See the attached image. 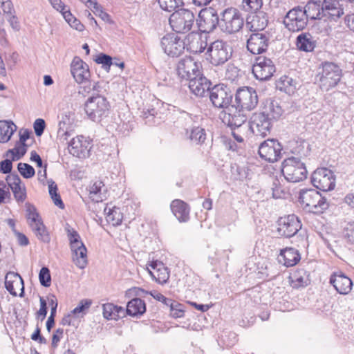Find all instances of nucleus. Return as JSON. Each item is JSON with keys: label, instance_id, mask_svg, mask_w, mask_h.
I'll return each mask as SVG.
<instances>
[{"label": "nucleus", "instance_id": "nucleus-1", "mask_svg": "<svg viewBox=\"0 0 354 354\" xmlns=\"http://www.w3.org/2000/svg\"><path fill=\"white\" fill-rule=\"evenodd\" d=\"M186 41L187 43L173 33L167 34L161 39L160 46L165 53L173 57L181 55L185 47L194 53H203L207 48V43L197 32L189 33Z\"/></svg>", "mask_w": 354, "mask_h": 354}, {"label": "nucleus", "instance_id": "nucleus-2", "mask_svg": "<svg viewBox=\"0 0 354 354\" xmlns=\"http://www.w3.org/2000/svg\"><path fill=\"white\" fill-rule=\"evenodd\" d=\"M342 77V70L333 62H322L317 68L315 81L322 91H328L336 86Z\"/></svg>", "mask_w": 354, "mask_h": 354}, {"label": "nucleus", "instance_id": "nucleus-3", "mask_svg": "<svg viewBox=\"0 0 354 354\" xmlns=\"http://www.w3.org/2000/svg\"><path fill=\"white\" fill-rule=\"evenodd\" d=\"M344 9L337 0H311V20L340 18Z\"/></svg>", "mask_w": 354, "mask_h": 354}, {"label": "nucleus", "instance_id": "nucleus-4", "mask_svg": "<svg viewBox=\"0 0 354 354\" xmlns=\"http://www.w3.org/2000/svg\"><path fill=\"white\" fill-rule=\"evenodd\" d=\"M110 104L107 99L100 95L91 96L84 104V111L88 119L93 122H100L108 116Z\"/></svg>", "mask_w": 354, "mask_h": 354}, {"label": "nucleus", "instance_id": "nucleus-5", "mask_svg": "<svg viewBox=\"0 0 354 354\" xmlns=\"http://www.w3.org/2000/svg\"><path fill=\"white\" fill-rule=\"evenodd\" d=\"M219 28L227 34L239 32L243 26L244 20L240 11L236 8L225 9L220 15Z\"/></svg>", "mask_w": 354, "mask_h": 354}, {"label": "nucleus", "instance_id": "nucleus-6", "mask_svg": "<svg viewBox=\"0 0 354 354\" xmlns=\"http://www.w3.org/2000/svg\"><path fill=\"white\" fill-rule=\"evenodd\" d=\"M207 59L214 66H218L226 63L232 57V49L222 40L212 42L207 48Z\"/></svg>", "mask_w": 354, "mask_h": 354}, {"label": "nucleus", "instance_id": "nucleus-7", "mask_svg": "<svg viewBox=\"0 0 354 354\" xmlns=\"http://www.w3.org/2000/svg\"><path fill=\"white\" fill-rule=\"evenodd\" d=\"M281 171L285 178L292 183L306 179L308 173L305 164L295 157L287 158L283 162Z\"/></svg>", "mask_w": 354, "mask_h": 354}, {"label": "nucleus", "instance_id": "nucleus-8", "mask_svg": "<svg viewBox=\"0 0 354 354\" xmlns=\"http://www.w3.org/2000/svg\"><path fill=\"white\" fill-rule=\"evenodd\" d=\"M169 21L173 30L178 33H186L191 30L195 16L191 10L182 8L174 12Z\"/></svg>", "mask_w": 354, "mask_h": 354}, {"label": "nucleus", "instance_id": "nucleus-9", "mask_svg": "<svg viewBox=\"0 0 354 354\" xmlns=\"http://www.w3.org/2000/svg\"><path fill=\"white\" fill-rule=\"evenodd\" d=\"M310 1H308L305 8H308ZM306 9L303 10L298 7L290 10L283 19L285 26L292 32H298L303 30L307 25L308 18Z\"/></svg>", "mask_w": 354, "mask_h": 354}, {"label": "nucleus", "instance_id": "nucleus-10", "mask_svg": "<svg viewBox=\"0 0 354 354\" xmlns=\"http://www.w3.org/2000/svg\"><path fill=\"white\" fill-rule=\"evenodd\" d=\"M274 122L261 112H255L250 117L248 124L245 127L256 136L265 138L272 130Z\"/></svg>", "mask_w": 354, "mask_h": 354}, {"label": "nucleus", "instance_id": "nucleus-11", "mask_svg": "<svg viewBox=\"0 0 354 354\" xmlns=\"http://www.w3.org/2000/svg\"><path fill=\"white\" fill-rule=\"evenodd\" d=\"M311 184L321 191H330L335 187V177L331 170L319 168L311 174Z\"/></svg>", "mask_w": 354, "mask_h": 354}, {"label": "nucleus", "instance_id": "nucleus-12", "mask_svg": "<svg viewBox=\"0 0 354 354\" xmlns=\"http://www.w3.org/2000/svg\"><path fill=\"white\" fill-rule=\"evenodd\" d=\"M219 19L220 17L214 8H205L200 11L196 24L201 32L209 33L213 32L216 27H219Z\"/></svg>", "mask_w": 354, "mask_h": 354}, {"label": "nucleus", "instance_id": "nucleus-13", "mask_svg": "<svg viewBox=\"0 0 354 354\" xmlns=\"http://www.w3.org/2000/svg\"><path fill=\"white\" fill-rule=\"evenodd\" d=\"M236 107L251 111L258 104V95L256 91L252 87H243L237 90L235 95Z\"/></svg>", "mask_w": 354, "mask_h": 354}, {"label": "nucleus", "instance_id": "nucleus-14", "mask_svg": "<svg viewBox=\"0 0 354 354\" xmlns=\"http://www.w3.org/2000/svg\"><path fill=\"white\" fill-rule=\"evenodd\" d=\"M275 71V65L271 59L264 56L255 58L252 66V73L256 79L261 81L268 80L272 77Z\"/></svg>", "mask_w": 354, "mask_h": 354}, {"label": "nucleus", "instance_id": "nucleus-15", "mask_svg": "<svg viewBox=\"0 0 354 354\" xmlns=\"http://www.w3.org/2000/svg\"><path fill=\"white\" fill-rule=\"evenodd\" d=\"M212 105L218 109L228 108L232 102V94L229 88L223 84L215 85L209 92Z\"/></svg>", "mask_w": 354, "mask_h": 354}, {"label": "nucleus", "instance_id": "nucleus-16", "mask_svg": "<svg viewBox=\"0 0 354 354\" xmlns=\"http://www.w3.org/2000/svg\"><path fill=\"white\" fill-rule=\"evenodd\" d=\"M57 137L62 142L68 141L76 127L75 113L71 111H64L61 114L59 122Z\"/></svg>", "mask_w": 354, "mask_h": 354}, {"label": "nucleus", "instance_id": "nucleus-17", "mask_svg": "<svg viewBox=\"0 0 354 354\" xmlns=\"http://www.w3.org/2000/svg\"><path fill=\"white\" fill-rule=\"evenodd\" d=\"M282 147L275 139H268L259 147V154L262 159L270 162L277 161L281 155Z\"/></svg>", "mask_w": 354, "mask_h": 354}, {"label": "nucleus", "instance_id": "nucleus-18", "mask_svg": "<svg viewBox=\"0 0 354 354\" xmlns=\"http://www.w3.org/2000/svg\"><path fill=\"white\" fill-rule=\"evenodd\" d=\"M92 147L91 142L83 136L73 138L69 142L68 149L69 153L79 158H86L89 156Z\"/></svg>", "mask_w": 354, "mask_h": 354}, {"label": "nucleus", "instance_id": "nucleus-19", "mask_svg": "<svg viewBox=\"0 0 354 354\" xmlns=\"http://www.w3.org/2000/svg\"><path fill=\"white\" fill-rule=\"evenodd\" d=\"M270 44V36L267 32L252 33L247 41L248 50L254 55L266 51Z\"/></svg>", "mask_w": 354, "mask_h": 354}, {"label": "nucleus", "instance_id": "nucleus-20", "mask_svg": "<svg viewBox=\"0 0 354 354\" xmlns=\"http://www.w3.org/2000/svg\"><path fill=\"white\" fill-rule=\"evenodd\" d=\"M199 64L190 57L180 60L177 65V73L180 77L190 80L201 73Z\"/></svg>", "mask_w": 354, "mask_h": 354}, {"label": "nucleus", "instance_id": "nucleus-21", "mask_svg": "<svg viewBox=\"0 0 354 354\" xmlns=\"http://www.w3.org/2000/svg\"><path fill=\"white\" fill-rule=\"evenodd\" d=\"M238 107L232 106L228 108L227 112L225 113L223 122L227 123L231 129H248L245 127L247 116L242 109H237Z\"/></svg>", "mask_w": 354, "mask_h": 354}, {"label": "nucleus", "instance_id": "nucleus-22", "mask_svg": "<svg viewBox=\"0 0 354 354\" xmlns=\"http://www.w3.org/2000/svg\"><path fill=\"white\" fill-rule=\"evenodd\" d=\"M71 73L75 81L79 84L88 80L91 76L88 65L77 56L72 60Z\"/></svg>", "mask_w": 354, "mask_h": 354}, {"label": "nucleus", "instance_id": "nucleus-23", "mask_svg": "<svg viewBox=\"0 0 354 354\" xmlns=\"http://www.w3.org/2000/svg\"><path fill=\"white\" fill-rule=\"evenodd\" d=\"M273 122L277 121L283 113V109L279 100L268 98L262 104L259 111Z\"/></svg>", "mask_w": 354, "mask_h": 354}, {"label": "nucleus", "instance_id": "nucleus-24", "mask_svg": "<svg viewBox=\"0 0 354 354\" xmlns=\"http://www.w3.org/2000/svg\"><path fill=\"white\" fill-rule=\"evenodd\" d=\"M211 84V82L200 73L189 81L188 86L196 96L203 97L205 93H209Z\"/></svg>", "mask_w": 354, "mask_h": 354}, {"label": "nucleus", "instance_id": "nucleus-25", "mask_svg": "<svg viewBox=\"0 0 354 354\" xmlns=\"http://www.w3.org/2000/svg\"><path fill=\"white\" fill-rule=\"evenodd\" d=\"M330 283L335 289L341 295H347L352 289L353 282L351 279L343 272L333 273L330 278Z\"/></svg>", "mask_w": 354, "mask_h": 354}, {"label": "nucleus", "instance_id": "nucleus-26", "mask_svg": "<svg viewBox=\"0 0 354 354\" xmlns=\"http://www.w3.org/2000/svg\"><path fill=\"white\" fill-rule=\"evenodd\" d=\"M147 269L151 277L158 283L163 284L169 279L167 268L159 261H152Z\"/></svg>", "mask_w": 354, "mask_h": 354}, {"label": "nucleus", "instance_id": "nucleus-27", "mask_svg": "<svg viewBox=\"0 0 354 354\" xmlns=\"http://www.w3.org/2000/svg\"><path fill=\"white\" fill-rule=\"evenodd\" d=\"M5 287L10 294L13 296L17 295L15 288H20L21 290L19 294L20 297H22L24 294V281L19 274L14 272H9L6 274L5 277Z\"/></svg>", "mask_w": 354, "mask_h": 354}, {"label": "nucleus", "instance_id": "nucleus-28", "mask_svg": "<svg viewBox=\"0 0 354 354\" xmlns=\"http://www.w3.org/2000/svg\"><path fill=\"white\" fill-rule=\"evenodd\" d=\"M300 254L298 250L293 248H286L281 250L278 256V261L286 267L295 266L300 261Z\"/></svg>", "mask_w": 354, "mask_h": 354}, {"label": "nucleus", "instance_id": "nucleus-29", "mask_svg": "<svg viewBox=\"0 0 354 354\" xmlns=\"http://www.w3.org/2000/svg\"><path fill=\"white\" fill-rule=\"evenodd\" d=\"M6 180L16 200L24 202L26 199V191L24 186L21 185V180L19 176L17 174L8 176Z\"/></svg>", "mask_w": 354, "mask_h": 354}, {"label": "nucleus", "instance_id": "nucleus-30", "mask_svg": "<svg viewBox=\"0 0 354 354\" xmlns=\"http://www.w3.org/2000/svg\"><path fill=\"white\" fill-rule=\"evenodd\" d=\"M171 209L178 221H187L189 219V207L185 202L176 199L171 203Z\"/></svg>", "mask_w": 354, "mask_h": 354}, {"label": "nucleus", "instance_id": "nucleus-31", "mask_svg": "<svg viewBox=\"0 0 354 354\" xmlns=\"http://www.w3.org/2000/svg\"><path fill=\"white\" fill-rule=\"evenodd\" d=\"M268 23L267 14L263 11L256 12L248 19L247 26L251 31L260 32L266 28Z\"/></svg>", "mask_w": 354, "mask_h": 354}, {"label": "nucleus", "instance_id": "nucleus-32", "mask_svg": "<svg viewBox=\"0 0 354 354\" xmlns=\"http://www.w3.org/2000/svg\"><path fill=\"white\" fill-rule=\"evenodd\" d=\"M73 262L80 269H84L88 264L87 249L84 244L71 248Z\"/></svg>", "mask_w": 354, "mask_h": 354}, {"label": "nucleus", "instance_id": "nucleus-33", "mask_svg": "<svg viewBox=\"0 0 354 354\" xmlns=\"http://www.w3.org/2000/svg\"><path fill=\"white\" fill-rule=\"evenodd\" d=\"M102 314L107 320H118L125 316V309L112 303H106L102 305Z\"/></svg>", "mask_w": 354, "mask_h": 354}, {"label": "nucleus", "instance_id": "nucleus-34", "mask_svg": "<svg viewBox=\"0 0 354 354\" xmlns=\"http://www.w3.org/2000/svg\"><path fill=\"white\" fill-rule=\"evenodd\" d=\"M146 312V304L140 298H133L130 300L125 309V315L132 317L142 315Z\"/></svg>", "mask_w": 354, "mask_h": 354}, {"label": "nucleus", "instance_id": "nucleus-35", "mask_svg": "<svg viewBox=\"0 0 354 354\" xmlns=\"http://www.w3.org/2000/svg\"><path fill=\"white\" fill-rule=\"evenodd\" d=\"M301 228V223H278L277 231L279 235L286 238L293 236Z\"/></svg>", "mask_w": 354, "mask_h": 354}, {"label": "nucleus", "instance_id": "nucleus-36", "mask_svg": "<svg viewBox=\"0 0 354 354\" xmlns=\"http://www.w3.org/2000/svg\"><path fill=\"white\" fill-rule=\"evenodd\" d=\"M90 197L98 203L106 198V189L102 181L97 180L93 182L89 189Z\"/></svg>", "mask_w": 354, "mask_h": 354}, {"label": "nucleus", "instance_id": "nucleus-37", "mask_svg": "<svg viewBox=\"0 0 354 354\" xmlns=\"http://www.w3.org/2000/svg\"><path fill=\"white\" fill-rule=\"evenodd\" d=\"M16 129L17 126L12 122L0 120V143L8 142Z\"/></svg>", "mask_w": 354, "mask_h": 354}, {"label": "nucleus", "instance_id": "nucleus-38", "mask_svg": "<svg viewBox=\"0 0 354 354\" xmlns=\"http://www.w3.org/2000/svg\"><path fill=\"white\" fill-rule=\"evenodd\" d=\"M311 202L315 203L311 207V213L319 214L328 208V204L324 198L320 197L317 190L311 189Z\"/></svg>", "mask_w": 354, "mask_h": 354}, {"label": "nucleus", "instance_id": "nucleus-39", "mask_svg": "<svg viewBox=\"0 0 354 354\" xmlns=\"http://www.w3.org/2000/svg\"><path fill=\"white\" fill-rule=\"evenodd\" d=\"M30 227L38 239L44 243L50 242V233L44 223H30Z\"/></svg>", "mask_w": 354, "mask_h": 354}, {"label": "nucleus", "instance_id": "nucleus-40", "mask_svg": "<svg viewBox=\"0 0 354 354\" xmlns=\"http://www.w3.org/2000/svg\"><path fill=\"white\" fill-rule=\"evenodd\" d=\"M65 230L69 242L70 249L81 246V244H84L79 233L71 227L68 223L66 225Z\"/></svg>", "mask_w": 354, "mask_h": 354}, {"label": "nucleus", "instance_id": "nucleus-41", "mask_svg": "<svg viewBox=\"0 0 354 354\" xmlns=\"http://www.w3.org/2000/svg\"><path fill=\"white\" fill-rule=\"evenodd\" d=\"M277 87L280 91H284L288 95L293 93L296 88L295 80L292 77L286 75L279 79Z\"/></svg>", "mask_w": 354, "mask_h": 354}, {"label": "nucleus", "instance_id": "nucleus-42", "mask_svg": "<svg viewBox=\"0 0 354 354\" xmlns=\"http://www.w3.org/2000/svg\"><path fill=\"white\" fill-rule=\"evenodd\" d=\"M104 212L106 221H122L123 214L119 207L107 205Z\"/></svg>", "mask_w": 354, "mask_h": 354}, {"label": "nucleus", "instance_id": "nucleus-43", "mask_svg": "<svg viewBox=\"0 0 354 354\" xmlns=\"http://www.w3.org/2000/svg\"><path fill=\"white\" fill-rule=\"evenodd\" d=\"M295 45L297 49L300 51H310V34L308 32L299 34L296 39Z\"/></svg>", "mask_w": 354, "mask_h": 354}, {"label": "nucleus", "instance_id": "nucleus-44", "mask_svg": "<svg viewBox=\"0 0 354 354\" xmlns=\"http://www.w3.org/2000/svg\"><path fill=\"white\" fill-rule=\"evenodd\" d=\"M158 3L162 10L171 12L176 11V9L182 6L183 0H158Z\"/></svg>", "mask_w": 354, "mask_h": 354}, {"label": "nucleus", "instance_id": "nucleus-45", "mask_svg": "<svg viewBox=\"0 0 354 354\" xmlns=\"http://www.w3.org/2000/svg\"><path fill=\"white\" fill-rule=\"evenodd\" d=\"M170 309V315L174 318H181L185 315V305L177 301L173 300L168 305Z\"/></svg>", "mask_w": 354, "mask_h": 354}, {"label": "nucleus", "instance_id": "nucleus-46", "mask_svg": "<svg viewBox=\"0 0 354 354\" xmlns=\"http://www.w3.org/2000/svg\"><path fill=\"white\" fill-rule=\"evenodd\" d=\"M48 183L49 194L55 205L60 208H63L64 203L60 198L59 194L57 193V186L56 183L53 180H49Z\"/></svg>", "mask_w": 354, "mask_h": 354}, {"label": "nucleus", "instance_id": "nucleus-47", "mask_svg": "<svg viewBox=\"0 0 354 354\" xmlns=\"http://www.w3.org/2000/svg\"><path fill=\"white\" fill-rule=\"evenodd\" d=\"M82 84L83 85L79 87L78 93L83 96L90 94L92 91H98L100 87L97 82L91 81L89 80Z\"/></svg>", "mask_w": 354, "mask_h": 354}, {"label": "nucleus", "instance_id": "nucleus-48", "mask_svg": "<svg viewBox=\"0 0 354 354\" xmlns=\"http://www.w3.org/2000/svg\"><path fill=\"white\" fill-rule=\"evenodd\" d=\"M189 137L192 141L196 144L203 143L206 139L205 129L200 127H193L190 131Z\"/></svg>", "mask_w": 354, "mask_h": 354}, {"label": "nucleus", "instance_id": "nucleus-49", "mask_svg": "<svg viewBox=\"0 0 354 354\" xmlns=\"http://www.w3.org/2000/svg\"><path fill=\"white\" fill-rule=\"evenodd\" d=\"M91 304V299H82L78 305L71 311V313L75 316H79L80 314H82V316H83L86 314V310H88Z\"/></svg>", "mask_w": 354, "mask_h": 354}, {"label": "nucleus", "instance_id": "nucleus-50", "mask_svg": "<svg viewBox=\"0 0 354 354\" xmlns=\"http://www.w3.org/2000/svg\"><path fill=\"white\" fill-rule=\"evenodd\" d=\"M17 169L24 178H30L35 174V169L27 163L19 162L17 165Z\"/></svg>", "mask_w": 354, "mask_h": 354}, {"label": "nucleus", "instance_id": "nucleus-51", "mask_svg": "<svg viewBox=\"0 0 354 354\" xmlns=\"http://www.w3.org/2000/svg\"><path fill=\"white\" fill-rule=\"evenodd\" d=\"M94 60L96 63L102 64V68L106 71H109L111 65L113 64L112 57L104 53L99 54Z\"/></svg>", "mask_w": 354, "mask_h": 354}, {"label": "nucleus", "instance_id": "nucleus-52", "mask_svg": "<svg viewBox=\"0 0 354 354\" xmlns=\"http://www.w3.org/2000/svg\"><path fill=\"white\" fill-rule=\"evenodd\" d=\"M242 4L248 12H257L263 6V0H243Z\"/></svg>", "mask_w": 354, "mask_h": 354}, {"label": "nucleus", "instance_id": "nucleus-53", "mask_svg": "<svg viewBox=\"0 0 354 354\" xmlns=\"http://www.w3.org/2000/svg\"><path fill=\"white\" fill-rule=\"evenodd\" d=\"M39 279L41 286L49 287L51 283L50 270L47 267H42L39 273Z\"/></svg>", "mask_w": 354, "mask_h": 354}, {"label": "nucleus", "instance_id": "nucleus-54", "mask_svg": "<svg viewBox=\"0 0 354 354\" xmlns=\"http://www.w3.org/2000/svg\"><path fill=\"white\" fill-rule=\"evenodd\" d=\"M26 216L29 221H40L41 220L35 207L29 203L26 205Z\"/></svg>", "mask_w": 354, "mask_h": 354}, {"label": "nucleus", "instance_id": "nucleus-55", "mask_svg": "<svg viewBox=\"0 0 354 354\" xmlns=\"http://www.w3.org/2000/svg\"><path fill=\"white\" fill-rule=\"evenodd\" d=\"M26 148L25 143H21L19 146L8 151L12 154V160H18L25 155Z\"/></svg>", "mask_w": 354, "mask_h": 354}, {"label": "nucleus", "instance_id": "nucleus-56", "mask_svg": "<svg viewBox=\"0 0 354 354\" xmlns=\"http://www.w3.org/2000/svg\"><path fill=\"white\" fill-rule=\"evenodd\" d=\"M39 301L40 308L37 311V315L38 317L40 318L41 321H43L46 318L48 312L47 303L46 301L41 297L39 299Z\"/></svg>", "mask_w": 354, "mask_h": 354}, {"label": "nucleus", "instance_id": "nucleus-57", "mask_svg": "<svg viewBox=\"0 0 354 354\" xmlns=\"http://www.w3.org/2000/svg\"><path fill=\"white\" fill-rule=\"evenodd\" d=\"M308 275L306 278L300 275V272H299L297 274H295L293 277L292 282L295 283L294 286L295 287H303L308 285Z\"/></svg>", "mask_w": 354, "mask_h": 354}, {"label": "nucleus", "instance_id": "nucleus-58", "mask_svg": "<svg viewBox=\"0 0 354 354\" xmlns=\"http://www.w3.org/2000/svg\"><path fill=\"white\" fill-rule=\"evenodd\" d=\"M33 126L35 134L37 136H41L46 127L45 121L43 119L38 118L35 121Z\"/></svg>", "mask_w": 354, "mask_h": 354}, {"label": "nucleus", "instance_id": "nucleus-59", "mask_svg": "<svg viewBox=\"0 0 354 354\" xmlns=\"http://www.w3.org/2000/svg\"><path fill=\"white\" fill-rule=\"evenodd\" d=\"M344 236L349 242L354 244V223H348L345 228Z\"/></svg>", "mask_w": 354, "mask_h": 354}, {"label": "nucleus", "instance_id": "nucleus-60", "mask_svg": "<svg viewBox=\"0 0 354 354\" xmlns=\"http://www.w3.org/2000/svg\"><path fill=\"white\" fill-rule=\"evenodd\" d=\"M308 191V189H302L299 192L298 201L299 204L303 206L304 209H306L309 206L308 199L306 197Z\"/></svg>", "mask_w": 354, "mask_h": 354}, {"label": "nucleus", "instance_id": "nucleus-61", "mask_svg": "<svg viewBox=\"0 0 354 354\" xmlns=\"http://www.w3.org/2000/svg\"><path fill=\"white\" fill-rule=\"evenodd\" d=\"M64 335V329L63 328H57L53 333L52 337V346L53 348H56L58 346V343L60 339L63 337Z\"/></svg>", "mask_w": 354, "mask_h": 354}, {"label": "nucleus", "instance_id": "nucleus-62", "mask_svg": "<svg viewBox=\"0 0 354 354\" xmlns=\"http://www.w3.org/2000/svg\"><path fill=\"white\" fill-rule=\"evenodd\" d=\"M150 295H151L155 299H156L157 301H160L162 302V304H164L165 306H168V305L170 304V302L172 301L171 299H169V298H167L166 297H165L162 294L157 292V291H153V292H149Z\"/></svg>", "mask_w": 354, "mask_h": 354}, {"label": "nucleus", "instance_id": "nucleus-63", "mask_svg": "<svg viewBox=\"0 0 354 354\" xmlns=\"http://www.w3.org/2000/svg\"><path fill=\"white\" fill-rule=\"evenodd\" d=\"M12 160L6 159L0 162V171L3 174H8L12 171Z\"/></svg>", "mask_w": 354, "mask_h": 354}, {"label": "nucleus", "instance_id": "nucleus-64", "mask_svg": "<svg viewBox=\"0 0 354 354\" xmlns=\"http://www.w3.org/2000/svg\"><path fill=\"white\" fill-rule=\"evenodd\" d=\"M272 196L275 198H281L284 197L286 192L277 185L276 182L273 183Z\"/></svg>", "mask_w": 354, "mask_h": 354}]
</instances>
